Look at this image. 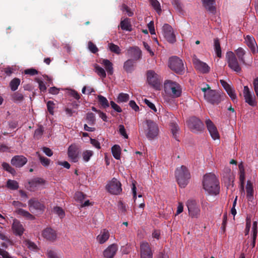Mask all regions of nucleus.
<instances>
[{
  "mask_svg": "<svg viewBox=\"0 0 258 258\" xmlns=\"http://www.w3.org/2000/svg\"><path fill=\"white\" fill-rule=\"evenodd\" d=\"M68 156L70 159L74 162H77L78 161V153L77 148L75 145H71L68 148Z\"/></svg>",
  "mask_w": 258,
  "mask_h": 258,
  "instance_id": "24",
  "label": "nucleus"
},
{
  "mask_svg": "<svg viewBox=\"0 0 258 258\" xmlns=\"http://www.w3.org/2000/svg\"><path fill=\"white\" fill-rule=\"evenodd\" d=\"M149 2L157 13L160 14L161 9L159 2L157 0H149Z\"/></svg>",
  "mask_w": 258,
  "mask_h": 258,
  "instance_id": "39",
  "label": "nucleus"
},
{
  "mask_svg": "<svg viewBox=\"0 0 258 258\" xmlns=\"http://www.w3.org/2000/svg\"><path fill=\"white\" fill-rule=\"evenodd\" d=\"M226 58L228 67L233 71L240 73L241 68L238 62L235 54L232 51H228L226 55Z\"/></svg>",
  "mask_w": 258,
  "mask_h": 258,
  "instance_id": "6",
  "label": "nucleus"
},
{
  "mask_svg": "<svg viewBox=\"0 0 258 258\" xmlns=\"http://www.w3.org/2000/svg\"><path fill=\"white\" fill-rule=\"evenodd\" d=\"M47 255L49 258H59L56 253L52 250H48L47 251Z\"/></svg>",
  "mask_w": 258,
  "mask_h": 258,
  "instance_id": "64",
  "label": "nucleus"
},
{
  "mask_svg": "<svg viewBox=\"0 0 258 258\" xmlns=\"http://www.w3.org/2000/svg\"><path fill=\"white\" fill-rule=\"evenodd\" d=\"M147 128L146 134L147 137L149 139H152L158 134V127L157 124L153 121L147 120L146 121Z\"/></svg>",
  "mask_w": 258,
  "mask_h": 258,
  "instance_id": "7",
  "label": "nucleus"
},
{
  "mask_svg": "<svg viewBox=\"0 0 258 258\" xmlns=\"http://www.w3.org/2000/svg\"><path fill=\"white\" fill-rule=\"evenodd\" d=\"M206 125L208 131L212 137V138L214 140H219L220 139V135L217 130V127L214 124V123L212 122L211 120L208 119L206 121Z\"/></svg>",
  "mask_w": 258,
  "mask_h": 258,
  "instance_id": "16",
  "label": "nucleus"
},
{
  "mask_svg": "<svg viewBox=\"0 0 258 258\" xmlns=\"http://www.w3.org/2000/svg\"><path fill=\"white\" fill-rule=\"evenodd\" d=\"M53 212L54 213L58 215L60 218H62L64 216V211L61 208L59 207H54L53 209Z\"/></svg>",
  "mask_w": 258,
  "mask_h": 258,
  "instance_id": "52",
  "label": "nucleus"
},
{
  "mask_svg": "<svg viewBox=\"0 0 258 258\" xmlns=\"http://www.w3.org/2000/svg\"><path fill=\"white\" fill-rule=\"evenodd\" d=\"M118 209L119 212L124 213L126 210V206L122 202H120L118 204Z\"/></svg>",
  "mask_w": 258,
  "mask_h": 258,
  "instance_id": "60",
  "label": "nucleus"
},
{
  "mask_svg": "<svg viewBox=\"0 0 258 258\" xmlns=\"http://www.w3.org/2000/svg\"><path fill=\"white\" fill-rule=\"evenodd\" d=\"M175 176L178 183L182 187H184L187 184L190 177L188 169L184 166H181L176 169Z\"/></svg>",
  "mask_w": 258,
  "mask_h": 258,
  "instance_id": "4",
  "label": "nucleus"
},
{
  "mask_svg": "<svg viewBox=\"0 0 258 258\" xmlns=\"http://www.w3.org/2000/svg\"><path fill=\"white\" fill-rule=\"evenodd\" d=\"M193 63L195 68L202 73H208L210 70V67L205 62L201 61L196 56H193Z\"/></svg>",
  "mask_w": 258,
  "mask_h": 258,
  "instance_id": "13",
  "label": "nucleus"
},
{
  "mask_svg": "<svg viewBox=\"0 0 258 258\" xmlns=\"http://www.w3.org/2000/svg\"><path fill=\"white\" fill-rule=\"evenodd\" d=\"M171 133L172 134V136L173 137V138L175 139V140H178L177 139V137H178V131H179V128H178V127L176 125H175V124H172L171 126Z\"/></svg>",
  "mask_w": 258,
  "mask_h": 258,
  "instance_id": "48",
  "label": "nucleus"
},
{
  "mask_svg": "<svg viewBox=\"0 0 258 258\" xmlns=\"http://www.w3.org/2000/svg\"><path fill=\"white\" fill-rule=\"evenodd\" d=\"M227 94L230 97L233 101H236L237 100V96L235 93V91L232 87L226 91Z\"/></svg>",
  "mask_w": 258,
  "mask_h": 258,
  "instance_id": "50",
  "label": "nucleus"
},
{
  "mask_svg": "<svg viewBox=\"0 0 258 258\" xmlns=\"http://www.w3.org/2000/svg\"><path fill=\"white\" fill-rule=\"evenodd\" d=\"M27 162V158L22 155L15 156L11 159V164L16 167H21Z\"/></svg>",
  "mask_w": 258,
  "mask_h": 258,
  "instance_id": "20",
  "label": "nucleus"
},
{
  "mask_svg": "<svg viewBox=\"0 0 258 258\" xmlns=\"http://www.w3.org/2000/svg\"><path fill=\"white\" fill-rule=\"evenodd\" d=\"M162 33L166 40L170 43L175 42L176 36L174 31L171 26L165 24L162 28Z\"/></svg>",
  "mask_w": 258,
  "mask_h": 258,
  "instance_id": "9",
  "label": "nucleus"
},
{
  "mask_svg": "<svg viewBox=\"0 0 258 258\" xmlns=\"http://www.w3.org/2000/svg\"><path fill=\"white\" fill-rule=\"evenodd\" d=\"M95 72L97 74L102 78H105L106 76L105 71L104 69L98 64L94 65Z\"/></svg>",
  "mask_w": 258,
  "mask_h": 258,
  "instance_id": "35",
  "label": "nucleus"
},
{
  "mask_svg": "<svg viewBox=\"0 0 258 258\" xmlns=\"http://www.w3.org/2000/svg\"><path fill=\"white\" fill-rule=\"evenodd\" d=\"M36 155H37L40 163L43 166L48 167L50 163V159L41 156L39 152H36Z\"/></svg>",
  "mask_w": 258,
  "mask_h": 258,
  "instance_id": "37",
  "label": "nucleus"
},
{
  "mask_svg": "<svg viewBox=\"0 0 258 258\" xmlns=\"http://www.w3.org/2000/svg\"><path fill=\"white\" fill-rule=\"evenodd\" d=\"M118 249L117 245L112 244L108 246L103 251V256L105 258H113Z\"/></svg>",
  "mask_w": 258,
  "mask_h": 258,
  "instance_id": "21",
  "label": "nucleus"
},
{
  "mask_svg": "<svg viewBox=\"0 0 258 258\" xmlns=\"http://www.w3.org/2000/svg\"><path fill=\"white\" fill-rule=\"evenodd\" d=\"M147 81L149 84L155 88H157L159 84L158 75L154 71L150 70L147 74Z\"/></svg>",
  "mask_w": 258,
  "mask_h": 258,
  "instance_id": "19",
  "label": "nucleus"
},
{
  "mask_svg": "<svg viewBox=\"0 0 258 258\" xmlns=\"http://www.w3.org/2000/svg\"><path fill=\"white\" fill-rule=\"evenodd\" d=\"M134 67V62L132 60H127L124 62V69L126 72H131Z\"/></svg>",
  "mask_w": 258,
  "mask_h": 258,
  "instance_id": "47",
  "label": "nucleus"
},
{
  "mask_svg": "<svg viewBox=\"0 0 258 258\" xmlns=\"http://www.w3.org/2000/svg\"><path fill=\"white\" fill-rule=\"evenodd\" d=\"M214 48L217 56L220 57L221 56V50L220 43L218 39H215L214 40Z\"/></svg>",
  "mask_w": 258,
  "mask_h": 258,
  "instance_id": "45",
  "label": "nucleus"
},
{
  "mask_svg": "<svg viewBox=\"0 0 258 258\" xmlns=\"http://www.w3.org/2000/svg\"><path fill=\"white\" fill-rule=\"evenodd\" d=\"M164 91L168 96L172 98H177L181 95L182 88L177 82L167 80L164 83Z\"/></svg>",
  "mask_w": 258,
  "mask_h": 258,
  "instance_id": "3",
  "label": "nucleus"
},
{
  "mask_svg": "<svg viewBox=\"0 0 258 258\" xmlns=\"http://www.w3.org/2000/svg\"><path fill=\"white\" fill-rule=\"evenodd\" d=\"M1 257L3 258H12L7 251L0 248V257Z\"/></svg>",
  "mask_w": 258,
  "mask_h": 258,
  "instance_id": "63",
  "label": "nucleus"
},
{
  "mask_svg": "<svg viewBox=\"0 0 258 258\" xmlns=\"http://www.w3.org/2000/svg\"><path fill=\"white\" fill-rule=\"evenodd\" d=\"M47 109L49 111V112L51 114H53V113H54V103H53V102L51 101H49L47 102Z\"/></svg>",
  "mask_w": 258,
  "mask_h": 258,
  "instance_id": "55",
  "label": "nucleus"
},
{
  "mask_svg": "<svg viewBox=\"0 0 258 258\" xmlns=\"http://www.w3.org/2000/svg\"><path fill=\"white\" fill-rule=\"evenodd\" d=\"M86 119L89 123H93L95 121V115L93 113H88Z\"/></svg>",
  "mask_w": 258,
  "mask_h": 258,
  "instance_id": "58",
  "label": "nucleus"
},
{
  "mask_svg": "<svg viewBox=\"0 0 258 258\" xmlns=\"http://www.w3.org/2000/svg\"><path fill=\"white\" fill-rule=\"evenodd\" d=\"M88 47L89 50L94 53L97 52L98 50L96 46L91 41L88 42Z\"/></svg>",
  "mask_w": 258,
  "mask_h": 258,
  "instance_id": "54",
  "label": "nucleus"
},
{
  "mask_svg": "<svg viewBox=\"0 0 258 258\" xmlns=\"http://www.w3.org/2000/svg\"><path fill=\"white\" fill-rule=\"evenodd\" d=\"M43 133V129L42 127H39L36 129L34 133V137L37 139H39Z\"/></svg>",
  "mask_w": 258,
  "mask_h": 258,
  "instance_id": "59",
  "label": "nucleus"
},
{
  "mask_svg": "<svg viewBox=\"0 0 258 258\" xmlns=\"http://www.w3.org/2000/svg\"><path fill=\"white\" fill-rule=\"evenodd\" d=\"M245 43L253 54L258 52V46L254 37L247 35L245 38Z\"/></svg>",
  "mask_w": 258,
  "mask_h": 258,
  "instance_id": "17",
  "label": "nucleus"
},
{
  "mask_svg": "<svg viewBox=\"0 0 258 258\" xmlns=\"http://www.w3.org/2000/svg\"><path fill=\"white\" fill-rule=\"evenodd\" d=\"M15 213L19 216L23 217L27 220H32L34 219V217L28 211L22 209H16Z\"/></svg>",
  "mask_w": 258,
  "mask_h": 258,
  "instance_id": "28",
  "label": "nucleus"
},
{
  "mask_svg": "<svg viewBox=\"0 0 258 258\" xmlns=\"http://www.w3.org/2000/svg\"><path fill=\"white\" fill-rule=\"evenodd\" d=\"M100 63L105 68L106 71L108 75H111L113 73V64L108 59H102L100 60Z\"/></svg>",
  "mask_w": 258,
  "mask_h": 258,
  "instance_id": "29",
  "label": "nucleus"
},
{
  "mask_svg": "<svg viewBox=\"0 0 258 258\" xmlns=\"http://www.w3.org/2000/svg\"><path fill=\"white\" fill-rule=\"evenodd\" d=\"M30 186L32 189L40 188L45 184V180L41 178H34L29 182Z\"/></svg>",
  "mask_w": 258,
  "mask_h": 258,
  "instance_id": "25",
  "label": "nucleus"
},
{
  "mask_svg": "<svg viewBox=\"0 0 258 258\" xmlns=\"http://www.w3.org/2000/svg\"><path fill=\"white\" fill-rule=\"evenodd\" d=\"M141 258H152L151 248L147 242L143 241L140 243Z\"/></svg>",
  "mask_w": 258,
  "mask_h": 258,
  "instance_id": "14",
  "label": "nucleus"
},
{
  "mask_svg": "<svg viewBox=\"0 0 258 258\" xmlns=\"http://www.w3.org/2000/svg\"><path fill=\"white\" fill-rule=\"evenodd\" d=\"M132 192H133L135 202L136 203H137V202L140 203L139 205V207L140 208L143 209L145 207V203H144V200L142 198V196L141 195H139L138 196V198H139V200H138V201H137V196H136V195H137L136 187L135 182H133L132 183Z\"/></svg>",
  "mask_w": 258,
  "mask_h": 258,
  "instance_id": "26",
  "label": "nucleus"
},
{
  "mask_svg": "<svg viewBox=\"0 0 258 258\" xmlns=\"http://www.w3.org/2000/svg\"><path fill=\"white\" fill-rule=\"evenodd\" d=\"M23 245L31 250H36L37 249L36 245L29 240H25L23 241Z\"/></svg>",
  "mask_w": 258,
  "mask_h": 258,
  "instance_id": "44",
  "label": "nucleus"
},
{
  "mask_svg": "<svg viewBox=\"0 0 258 258\" xmlns=\"http://www.w3.org/2000/svg\"><path fill=\"white\" fill-rule=\"evenodd\" d=\"M118 129H119L118 131H119V134L122 137H123L125 139H127L128 138V135L126 133L125 130V128H124V126L123 125H122V124H120L118 126Z\"/></svg>",
  "mask_w": 258,
  "mask_h": 258,
  "instance_id": "53",
  "label": "nucleus"
},
{
  "mask_svg": "<svg viewBox=\"0 0 258 258\" xmlns=\"http://www.w3.org/2000/svg\"><path fill=\"white\" fill-rule=\"evenodd\" d=\"M93 155V152L89 150L83 151L82 154L83 159L85 162H88Z\"/></svg>",
  "mask_w": 258,
  "mask_h": 258,
  "instance_id": "40",
  "label": "nucleus"
},
{
  "mask_svg": "<svg viewBox=\"0 0 258 258\" xmlns=\"http://www.w3.org/2000/svg\"><path fill=\"white\" fill-rule=\"evenodd\" d=\"M42 236L47 240L53 241L57 238V234L56 231L51 228H46L44 229L41 233Z\"/></svg>",
  "mask_w": 258,
  "mask_h": 258,
  "instance_id": "18",
  "label": "nucleus"
},
{
  "mask_svg": "<svg viewBox=\"0 0 258 258\" xmlns=\"http://www.w3.org/2000/svg\"><path fill=\"white\" fill-rule=\"evenodd\" d=\"M111 152L113 156L117 160L120 158L121 148L118 145H115L111 148Z\"/></svg>",
  "mask_w": 258,
  "mask_h": 258,
  "instance_id": "32",
  "label": "nucleus"
},
{
  "mask_svg": "<svg viewBox=\"0 0 258 258\" xmlns=\"http://www.w3.org/2000/svg\"><path fill=\"white\" fill-rule=\"evenodd\" d=\"M21 81L18 78H14L10 83L11 89L13 91H16L20 84Z\"/></svg>",
  "mask_w": 258,
  "mask_h": 258,
  "instance_id": "36",
  "label": "nucleus"
},
{
  "mask_svg": "<svg viewBox=\"0 0 258 258\" xmlns=\"http://www.w3.org/2000/svg\"><path fill=\"white\" fill-rule=\"evenodd\" d=\"M12 230L15 235L21 236L24 233V228L18 220L15 219L12 225Z\"/></svg>",
  "mask_w": 258,
  "mask_h": 258,
  "instance_id": "23",
  "label": "nucleus"
},
{
  "mask_svg": "<svg viewBox=\"0 0 258 258\" xmlns=\"http://www.w3.org/2000/svg\"><path fill=\"white\" fill-rule=\"evenodd\" d=\"M200 89L203 93L204 99L209 103L213 104H218L221 101L220 93L212 89L208 84L206 83L201 84Z\"/></svg>",
  "mask_w": 258,
  "mask_h": 258,
  "instance_id": "2",
  "label": "nucleus"
},
{
  "mask_svg": "<svg viewBox=\"0 0 258 258\" xmlns=\"http://www.w3.org/2000/svg\"><path fill=\"white\" fill-rule=\"evenodd\" d=\"M7 186L11 189L16 190L18 188L19 184L15 180L9 179L7 181Z\"/></svg>",
  "mask_w": 258,
  "mask_h": 258,
  "instance_id": "38",
  "label": "nucleus"
},
{
  "mask_svg": "<svg viewBox=\"0 0 258 258\" xmlns=\"http://www.w3.org/2000/svg\"><path fill=\"white\" fill-rule=\"evenodd\" d=\"M15 71L16 69L13 67H8L5 69L4 71L8 76H10Z\"/></svg>",
  "mask_w": 258,
  "mask_h": 258,
  "instance_id": "62",
  "label": "nucleus"
},
{
  "mask_svg": "<svg viewBox=\"0 0 258 258\" xmlns=\"http://www.w3.org/2000/svg\"><path fill=\"white\" fill-rule=\"evenodd\" d=\"M97 98L100 104L102 105V107L104 108L109 107V104L108 101L105 97L102 95H98Z\"/></svg>",
  "mask_w": 258,
  "mask_h": 258,
  "instance_id": "43",
  "label": "nucleus"
},
{
  "mask_svg": "<svg viewBox=\"0 0 258 258\" xmlns=\"http://www.w3.org/2000/svg\"><path fill=\"white\" fill-rule=\"evenodd\" d=\"M106 189L111 194H119L122 191L121 183L117 179L113 178L107 183Z\"/></svg>",
  "mask_w": 258,
  "mask_h": 258,
  "instance_id": "8",
  "label": "nucleus"
},
{
  "mask_svg": "<svg viewBox=\"0 0 258 258\" xmlns=\"http://www.w3.org/2000/svg\"><path fill=\"white\" fill-rule=\"evenodd\" d=\"M236 53L237 56L238 57L239 60L242 62H244L243 56L245 54L244 50L242 48H238L236 50Z\"/></svg>",
  "mask_w": 258,
  "mask_h": 258,
  "instance_id": "49",
  "label": "nucleus"
},
{
  "mask_svg": "<svg viewBox=\"0 0 258 258\" xmlns=\"http://www.w3.org/2000/svg\"><path fill=\"white\" fill-rule=\"evenodd\" d=\"M29 209L32 212H35L43 210V206L35 199H31L28 202Z\"/></svg>",
  "mask_w": 258,
  "mask_h": 258,
  "instance_id": "22",
  "label": "nucleus"
},
{
  "mask_svg": "<svg viewBox=\"0 0 258 258\" xmlns=\"http://www.w3.org/2000/svg\"><path fill=\"white\" fill-rule=\"evenodd\" d=\"M120 27L122 30L131 31L132 30V26L130 24L129 19H125L120 22Z\"/></svg>",
  "mask_w": 258,
  "mask_h": 258,
  "instance_id": "34",
  "label": "nucleus"
},
{
  "mask_svg": "<svg viewBox=\"0 0 258 258\" xmlns=\"http://www.w3.org/2000/svg\"><path fill=\"white\" fill-rule=\"evenodd\" d=\"M108 48L110 51L115 53L118 54L120 53V49L119 46L114 43H109L108 44Z\"/></svg>",
  "mask_w": 258,
  "mask_h": 258,
  "instance_id": "42",
  "label": "nucleus"
},
{
  "mask_svg": "<svg viewBox=\"0 0 258 258\" xmlns=\"http://www.w3.org/2000/svg\"><path fill=\"white\" fill-rule=\"evenodd\" d=\"M109 236V231L106 229H103L97 236L96 239L99 243L103 244L108 239Z\"/></svg>",
  "mask_w": 258,
  "mask_h": 258,
  "instance_id": "27",
  "label": "nucleus"
},
{
  "mask_svg": "<svg viewBox=\"0 0 258 258\" xmlns=\"http://www.w3.org/2000/svg\"><path fill=\"white\" fill-rule=\"evenodd\" d=\"M243 94L245 102L252 106L256 105V102L255 96L253 93L250 90L248 86H245L244 87Z\"/></svg>",
  "mask_w": 258,
  "mask_h": 258,
  "instance_id": "12",
  "label": "nucleus"
},
{
  "mask_svg": "<svg viewBox=\"0 0 258 258\" xmlns=\"http://www.w3.org/2000/svg\"><path fill=\"white\" fill-rule=\"evenodd\" d=\"M68 93L70 96L77 100L79 99L80 98L79 94L74 90H68Z\"/></svg>",
  "mask_w": 258,
  "mask_h": 258,
  "instance_id": "57",
  "label": "nucleus"
},
{
  "mask_svg": "<svg viewBox=\"0 0 258 258\" xmlns=\"http://www.w3.org/2000/svg\"><path fill=\"white\" fill-rule=\"evenodd\" d=\"M23 99V96L22 94L19 93H15L12 96V99L14 101H21Z\"/></svg>",
  "mask_w": 258,
  "mask_h": 258,
  "instance_id": "56",
  "label": "nucleus"
},
{
  "mask_svg": "<svg viewBox=\"0 0 258 258\" xmlns=\"http://www.w3.org/2000/svg\"><path fill=\"white\" fill-rule=\"evenodd\" d=\"M203 3L205 7L210 12L214 13L215 11V7L214 6V0H202Z\"/></svg>",
  "mask_w": 258,
  "mask_h": 258,
  "instance_id": "30",
  "label": "nucleus"
},
{
  "mask_svg": "<svg viewBox=\"0 0 258 258\" xmlns=\"http://www.w3.org/2000/svg\"><path fill=\"white\" fill-rule=\"evenodd\" d=\"M128 52L136 59H138L141 57V51L138 47L131 48Z\"/></svg>",
  "mask_w": 258,
  "mask_h": 258,
  "instance_id": "31",
  "label": "nucleus"
},
{
  "mask_svg": "<svg viewBox=\"0 0 258 258\" xmlns=\"http://www.w3.org/2000/svg\"><path fill=\"white\" fill-rule=\"evenodd\" d=\"M129 95L125 93H120L117 97L118 102H125L128 100Z\"/></svg>",
  "mask_w": 258,
  "mask_h": 258,
  "instance_id": "46",
  "label": "nucleus"
},
{
  "mask_svg": "<svg viewBox=\"0 0 258 258\" xmlns=\"http://www.w3.org/2000/svg\"><path fill=\"white\" fill-rule=\"evenodd\" d=\"M144 101L145 103V104L154 111V112H157V109L153 103L151 102L149 100H148L147 99H145Z\"/></svg>",
  "mask_w": 258,
  "mask_h": 258,
  "instance_id": "51",
  "label": "nucleus"
},
{
  "mask_svg": "<svg viewBox=\"0 0 258 258\" xmlns=\"http://www.w3.org/2000/svg\"><path fill=\"white\" fill-rule=\"evenodd\" d=\"M188 127L194 132H197L202 130L203 124L201 120L195 117H193L190 118L187 122Z\"/></svg>",
  "mask_w": 258,
  "mask_h": 258,
  "instance_id": "15",
  "label": "nucleus"
},
{
  "mask_svg": "<svg viewBox=\"0 0 258 258\" xmlns=\"http://www.w3.org/2000/svg\"><path fill=\"white\" fill-rule=\"evenodd\" d=\"M253 183L249 180H247L245 186H244V193L242 194L241 192V196H244L246 195V198L247 200L248 205H254L255 202L254 200V188H253Z\"/></svg>",
  "mask_w": 258,
  "mask_h": 258,
  "instance_id": "5",
  "label": "nucleus"
},
{
  "mask_svg": "<svg viewBox=\"0 0 258 258\" xmlns=\"http://www.w3.org/2000/svg\"><path fill=\"white\" fill-rule=\"evenodd\" d=\"M202 184L204 189L208 194L216 195L219 194V181L215 174L212 173L206 174L203 176Z\"/></svg>",
  "mask_w": 258,
  "mask_h": 258,
  "instance_id": "1",
  "label": "nucleus"
},
{
  "mask_svg": "<svg viewBox=\"0 0 258 258\" xmlns=\"http://www.w3.org/2000/svg\"><path fill=\"white\" fill-rule=\"evenodd\" d=\"M110 105H111V107L115 111H117V112H121L122 110H121V108L117 104H116L114 102L111 101Z\"/></svg>",
  "mask_w": 258,
  "mask_h": 258,
  "instance_id": "61",
  "label": "nucleus"
},
{
  "mask_svg": "<svg viewBox=\"0 0 258 258\" xmlns=\"http://www.w3.org/2000/svg\"><path fill=\"white\" fill-rule=\"evenodd\" d=\"M186 205L189 215L192 218H198L200 214V209L197 206L196 202L193 200H188L187 202Z\"/></svg>",
  "mask_w": 258,
  "mask_h": 258,
  "instance_id": "11",
  "label": "nucleus"
},
{
  "mask_svg": "<svg viewBox=\"0 0 258 258\" xmlns=\"http://www.w3.org/2000/svg\"><path fill=\"white\" fill-rule=\"evenodd\" d=\"M169 68L176 73H180L183 70V63L176 56L171 57L169 60Z\"/></svg>",
  "mask_w": 258,
  "mask_h": 258,
  "instance_id": "10",
  "label": "nucleus"
},
{
  "mask_svg": "<svg viewBox=\"0 0 258 258\" xmlns=\"http://www.w3.org/2000/svg\"><path fill=\"white\" fill-rule=\"evenodd\" d=\"M240 180V189L242 191V194L244 193V183H245V172H240L239 173Z\"/></svg>",
  "mask_w": 258,
  "mask_h": 258,
  "instance_id": "41",
  "label": "nucleus"
},
{
  "mask_svg": "<svg viewBox=\"0 0 258 258\" xmlns=\"http://www.w3.org/2000/svg\"><path fill=\"white\" fill-rule=\"evenodd\" d=\"M257 222L254 221L252 224V242L251 243L252 247H253L255 246V240L257 236Z\"/></svg>",
  "mask_w": 258,
  "mask_h": 258,
  "instance_id": "33",
  "label": "nucleus"
}]
</instances>
